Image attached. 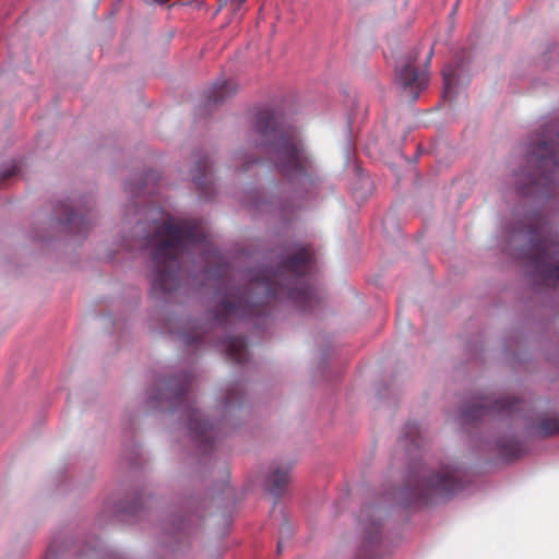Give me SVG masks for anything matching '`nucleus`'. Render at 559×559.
Instances as JSON below:
<instances>
[{
	"label": "nucleus",
	"instance_id": "b1692460",
	"mask_svg": "<svg viewBox=\"0 0 559 559\" xmlns=\"http://www.w3.org/2000/svg\"><path fill=\"white\" fill-rule=\"evenodd\" d=\"M418 432V428L415 426V425H409L407 426V431L405 432V436L406 438H409L411 439V442L414 444V445H418L419 443L417 442L416 440V433Z\"/></svg>",
	"mask_w": 559,
	"mask_h": 559
},
{
	"label": "nucleus",
	"instance_id": "dca6fc26",
	"mask_svg": "<svg viewBox=\"0 0 559 559\" xmlns=\"http://www.w3.org/2000/svg\"><path fill=\"white\" fill-rule=\"evenodd\" d=\"M62 223L66 224L71 231L79 234L91 225V219L84 214H78L73 211H69V207L67 206L66 217L62 219Z\"/></svg>",
	"mask_w": 559,
	"mask_h": 559
},
{
	"label": "nucleus",
	"instance_id": "0eeeda50",
	"mask_svg": "<svg viewBox=\"0 0 559 559\" xmlns=\"http://www.w3.org/2000/svg\"><path fill=\"white\" fill-rule=\"evenodd\" d=\"M526 412V403L509 396L485 395L478 396L462 412L464 423H474L487 416L516 418L523 417L527 421L530 432L540 437L559 433V415H538L533 417Z\"/></svg>",
	"mask_w": 559,
	"mask_h": 559
},
{
	"label": "nucleus",
	"instance_id": "7ed1b4c3",
	"mask_svg": "<svg viewBox=\"0 0 559 559\" xmlns=\"http://www.w3.org/2000/svg\"><path fill=\"white\" fill-rule=\"evenodd\" d=\"M153 252L154 287L170 293L180 286L181 258L192 249L206 247V236L195 219L166 221L158 226Z\"/></svg>",
	"mask_w": 559,
	"mask_h": 559
},
{
	"label": "nucleus",
	"instance_id": "9d476101",
	"mask_svg": "<svg viewBox=\"0 0 559 559\" xmlns=\"http://www.w3.org/2000/svg\"><path fill=\"white\" fill-rule=\"evenodd\" d=\"M413 61L408 60L396 68L395 80L404 90L409 91L413 99H416L419 92L427 86L428 74L426 71L416 69Z\"/></svg>",
	"mask_w": 559,
	"mask_h": 559
},
{
	"label": "nucleus",
	"instance_id": "cd10ccee",
	"mask_svg": "<svg viewBox=\"0 0 559 559\" xmlns=\"http://www.w3.org/2000/svg\"><path fill=\"white\" fill-rule=\"evenodd\" d=\"M431 56H432V51L429 52L427 61L430 60Z\"/></svg>",
	"mask_w": 559,
	"mask_h": 559
},
{
	"label": "nucleus",
	"instance_id": "c85d7f7f",
	"mask_svg": "<svg viewBox=\"0 0 559 559\" xmlns=\"http://www.w3.org/2000/svg\"><path fill=\"white\" fill-rule=\"evenodd\" d=\"M281 551V543L277 544V552Z\"/></svg>",
	"mask_w": 559,
	"mask_h": 559
},
{
	"label": "nucleus",
	"instance_id": "f8f14e48",
	"mask_svg": "<svg viewBox=\"0 0 559 559\" xmlns=\"http://www.w3.org/2000/svg\"><path fill=\"white\" fill-rule=\"evenodd\" d=\"M138 428V415L127 411L122 418L123 430V459L132 464H135L139 457L138 445L134 441Z\"/></svg>",
	"mask_w": 559,
	"mask_h": 559
},
{
	"label": "nucleus",
	"instance_id": "1a4fd4ad",
	"mask_svg": "<svg viewBox=\"0 0 559 559\" xmlns=\"http://www.w3.org/2000/svg\"><path fill=\"white\" fill-rule=\"evenodd\" d=\"M377 510L372 507L362 509L359 513V520L364 526L362 547L358 559H372L374 549L380 542L381 523L377 518Z\"/></svg>",
	"mask_w": 559,
	"mask_h": 559
},
{
	"label": "nucleus",
	"instance_id": "4be33fe9",
	"mask_svg": "<svg viewBox=\"0 0 559 559\" xmlns=\"http://www.w3.org/2000/svg\"><path fill=\"white\" fill-rule=\"evenodd\" d=\"M240 397H241V394L238 391V389H236V388L229 389L227 394H226V396H225V400H224V407L226 409H229L234 405H239L240 404Z\"/></svg>",
	"mask_w": 559,
	"mask_h": 559
},
{
	"label": "nucleus",
	"instance_id": "9b49d317",
	"mask_svg": "<svg viewBox=\"0 0 559 559\" xmlns=\"http://www.w3.org/2000/svg\"><path fill=\"white\" fill-rule=\"evenodd\" d=\"M191 176L199 191L205 198H210L214 192V182L212 166L207 155H197L194 157V166L191 170Z\"/></svg>",
	"mask_w": 559,
	"mask_h": 559
},
{
	"label": "nucleus",
	"instance_id": "6e6552de",
	"mask_svg": "<svg viewBox=\"0 0 559 559\" xmlns=\"http://www.w3.org/2000/svg\"><path fill=\"white\" fill-rule=\"evenodd\" d=\"M527 234L532 246L525 255V263L531 270L536 284L559 286V237L552 234L546 224L537 219Z\"/></svg>",
	"mask_w": 559,
	"mask_h": 559
},
{
	"label": "nucleus",
	"instance_id": "2eb2a0df",
	"mask_svg": "<svg viewBox=\"0 0 559 559\" xmlns=\"http://www.w3.org/2000/svg\"><path fill=\"white\" fill-rule=\"evenodd\" d=\"M289 481V467L287 466H276L271 471L270 476L267 477L266 484L269 491L275 496L281 497L284 492L286 485Z\"/></svg>",
	"mask_w": 559,
	"mask_h": 559
},
{
	"label": "nucleus",
	"instance_id": "bb28decb",
	"mask_svg": "<svg viewBox=\"0 0 559 559\" xmlns=\"http://www.w3.org/2000/svg\"><path fill=\"white\" fill-rule=\"evenodd\" d=\"M228 269L229 267L227 265L224 266L223 270L221 271V274H223V275L227 274L228 273Z\"/></svg>",
	"mask_w": 559,
	"mask_h": 559
},
{
	"label": "nucleus",
	"instance_id": "f257e3e1",
	"mask_svg": "<svg viewBox=\"0 0 559 559\" xmlns=\"http://www.w3.org/2000/svg\"><path fill=\"white\" fill-rule=\"evenodd\" d=\"M312 250L296 247L276 261L275 269L250 271L249 283L242 289L231 290L214 309L217 324L248 320L269 313V305L276 299H289L300 309H312L319 302L317 290L305 277L312 261Z\"/></svg>",
	"mask_w": 559,
	"mask_h": 559
},
{
	"label": "nucleus",
	"instance_id": "c756f323",
	"mask_svg": "<svg viewBox=\"0 0 559 559\" xmlns=\"http://www.w3.org/2000/svg\"><path fill=\"white\" fill-rule=\"evenodd\" d=\"M141 180H142V182L144 181V177L143 176L141 177Z\"/></svg>",
	"mask_w": 559,
	"mask_h": 559
},
{
	"label": "nucleus",
	"instance_id": "20e7f679",
	"mask_svg": "<svg viewBox=\"0 0 559 559\" xmlns=\"http://www.w3.org/2000/svg\"><path fill=\"white\" fill-rule=\"evenodd\" d=\"M191 383L192 376L189 372L166 379L162 382L154 400L160 411L170 413L179 411L192 438L204 451H207L214 445L225 424L219 421L213 425L202 419L200 411L189 395Z\"/></svg>",
	"mask_w": 559,
	"mask_h": 559
},
{
	"label": "nucleus",
	"instance_id": "6ab92c4d",
	"mask_svg": "<svg viewBox=\"0 0 559 559\" xmlns=\"http://www.w3.org/2000/svg\"><path fill=\"white\" fill-rule=\"evenodd\" d=\"M444 96L451 97L455 84V70L452 67L444 68L443 72Z\"/></svg>",
	"mask_w": 559,
	"mask_h": 559
},
{
	"label": "nucleus",
	"instance_id": "ddd939ff",
	"mask_svg": "<svg viewBox=\"0 0 559 559\" xmlns=\"http://www.w3.org/2000/svg\"><path fill=\"white\" fill-rule=\"evenodd\" d=\"M221 346L233 362L242 365L248 360L247 343L242 337L227 336L221 341Z\"/></svg>",
	"mask_w": 559,
	"mask_h": 559
},
{
	"label": "nucleus",
	"instance_id": "aec40b11",
	"mask_svg": "<svg viewBox=\"0 0 559 559\" xmlns=\"http://www.w3.org/2000/svg\"><path fill=\"white\" fill-rule=\"evenodd\" d=\"M171 5L170 0H142V12L145 10V14H151L155 7L169 9Z\"/></svg>",
	"mask_w": 559,
	"mask_h": 559
},
{
	"label": "nucleus",
	"instance_id": "393cba45",
	"mask_svg": "<svg viewBox=\"0 0 559 559\" xmlns=\"http://www.w3.org/2000/svg\"><path fill=\"white\" fill-rule=\"evenodd\" d=\"M138 510H139V507L136 503H133L132 506H130L128 509H121V511L123 513H127V514H136L138 513Z\"/></svg>",
	"mask_w": 559,
	"mask_h": 559
},
{
	"label": "nucleus",
	"instance_id": "f3484780",
	"mask_svg": "<svg viewBox=\"0 0 559 559\" xmlns=\"http://www.w3.org/2000/svg\"><path fill=\"white\" fill-rule=\"evenodd\" d=\"M498 448L499 453L508 460H515L523 453L521 443L514 439L499 441Z\"/></svg>",
	"mask_w": 559,
	"mask_h": 559
},
{
	"label": "nucleus",
	"instance_id": "423d86ee",
	"mask_svg": "<svg viewBox=\"0 0 559 559\" xmlns=\"http://www.w3.org/2000/svg\"><path fill=\"white\" fill-rule=\"evenodd\" d=\"M462 472L449 465L438 471L425 466L413 471L404 487L397 491L396 501L402 507L415 503H429L445 499L463 489Z\"/></svg>",
	"mask_w": 559,
	"mask_h": 559
},
{
	"label": "nucleus",
	"instance_id": "39448f33",
	"mask_svg": "<svg viewBox=\"0 0 559 559\" xmlns=\"http://www.w3.org/2000/svg\"><path fill=\"white\" fill-rule=\"evenodd\" d=\"M518 176V189L524 195H542L559 180V124L543 130L542 139L530 147L527 167Z\"/></svg>",
	"mask_w": 559,
	"mask_h": 559
},
{
	"label": "nucleus",
	"instance_id": "f03ea898",
	"mask_svg": "<svg viewBox=\"0 0 559 559\" xmlns=\"http://www.w3.org/2000/svg\"><path fill=\"white\" fill-rule=\"evenodd\" d=\"M252 144L257 151L253 158L240 156L242 169L249 164L258 163L260 156L272 160L283 178L293 185H305L311 181L313 164L298 130L286 126L282 117L272 109L259 110L252 121Z\"/></svg>",
	"mask_w": 559,
	"mask_h": 559
},
{
	"label": "nucleus",
	"instance_id": "412c9836",
	"mask_svg": "<svg viewBox=\"0 0 559 559\" xmlns=\"http://www.w3.org/2000/svg\"><path fill=\"white\" fill-rule=\"evenodd\" d=\"M19 167L15 160L3 164L0 167V181L13 177L17 174Z\"/></svg>",
	"mask_w": 559,
	"mask_h": 559
},
{
	"label": "nucleus",
	"instance_id": "a878e982",
	"mask_svg": "<svg viewBox=\"0 0 559 559\" xmlns=\"http://www.w3.org/2000/svg\"><path fill=\"white\" fill-rule=\"evenodd\" d=\"M55 552H52V550L49 549L44 559H55Z\"/></svg>",
	"mask_w": 559,
	"mask_h": 559
},
{
	"label": "nucleus",
	"instance_id": "4468645a",
	"mask_svg": "<svg viewBox=\"0 0 559 559\" xmlns=\"http://www.w3.org/2000/svg\"><path fill=\"white\" fill-rule=\"evenodd\" d=\"M237 92V85L231 81H216L207 91L206 106L222 105Z\"/></svg>",
	"mask_w": 559,
	"mask_h": 559
},
{
	"label": "nucleus",
	"instance_id": "a211bd4d",
	"mask_svg": "<svg viewBox=\"0 0 559 559\" xmlns=\"http://www.w3.org/2000/svg\"><path fill=\"white\" fill-rule=\"evenodd\" d=\"M271 212L278 214L283 218H289V216L294 213L295 205L292 201L286 200L284 202H280L278 204L271 203Z\"/></svg>",
	"mask_w": 559,
	"mask_h": 559
},
{
	"label": "nucleus",
	"instance_id": "5701e85b",
	"mask_svg": "<svg viewBox=\"0 0 559 559\" xmlns=\"http://www.w3.org/2000/svg\"><path fill=\"white\" fill-rule=\"evenodd\" d=\"M132 194H133V200H132V204H131V214L134 215V217H136V215L139 214V211H140V207L138 205V202H136V187L134 188H130ZM134 222L138 223V218H134Z\"/></svg>",
	"mask_w": 559,
	"mask_h": 559
}]
</instances>
